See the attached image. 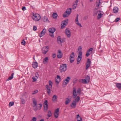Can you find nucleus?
I'll return each mask as SVG.
<instances>
[{
	"mask_svg": "<svg viewBox=\"0 0 121 121\" xmlns=\"http://www.w3.org/2000/svg\"><path fill=\"white\" fill-rule=\"evenodd\" d=\"M67 69V65L65 64H63L60 65V71L61 73L64 72Z\"/></svg>",
	"mask_w": 121,
	"mask_h": 121,
	"instance_id": "obj_1",
	"label": "nucleus"
},
{
	"mask_svg": "<svg viewBox=\"0 0 121 121\" xmlns=\"http://www.w3.org/2000/svg\"><path fill=\"white\" fill-rule=\"evenodd\" d=\"M56 29L52 27L49 29L48 31L49 33V35L52 38H53L54 33L56 31Z\"/></svg>",
	"mask_w": 121,
	"mask_h": 121,
	"instance_id": "obj_2",
	"label": "nucleus"
},
{
	"mask_svg": "<svg viewBox=\"0 0 121 121\" xmlns=\"http://www.w3.org/2000/svg\"><path fill=\"white\" fill-rule=\"evenodd\" d=\"M40 15L38 14H34L32 17L33 19L36 21L39 20L40 19Z\"/></svg>",
	"mask_w": 121,
	"mask_h": 121,
	"instance_id": "obj_3",
	"label": "nucleus"
},
{
	"mask_svg": "<svg viewBox=\"0 0 121 121\" xmlns=\"http://www.w3.org/2000/svg\"><path fill=\"white\" fill-rule=\"evenodd\" d=\"M82 51H80L79 52L78 58H77V64H78L80 62L82 58Z\"/></svg>",
	"mask_w": 121,
	"mask_h": 121,
	"instance_id": "obj_4",
	"label": "nucleus"
},
{
	"mask_svg": "<svg viewBox=\"0 0 121 121\" xmlns=\"http://www.w3.org/2000/svg\"><path fill=\"white\" fill-rule=\"evenodd\" d=\"M49 47L46 46L43 47L42 49V53L44 54H45L48 51Z\"/></svg>",
	"mask_w": 121,
	"mask_h": 121,
	"instance_id": "obj_5",
	"label": "nucleus"
},
{
	"mask_svg": "<svg viewBox=\"0 0 121 121\" xmlns=\"http://www.w3.org/2000/svg\"><path fill=\"white\" fill-rule=\"evenodd\" d=\"M39 76V75L38 72H36L35 76H33L32 78V79L33 80L32 82H34L36 81L37 79L38 78Z\"/></svg>",
	"mask_w": 121,
	"mask_h": 121,
	"instance_id": "obj_6",
	"label": "nucleus"
},
{
	"mask_svg": "<svg viewBox=\"0 0 121 121\" xmlns=\"http://www.w3.org/2000/svg\"><path fill=\"white\" fill-rule=\"evenodd\" d=\"M91 62L90 60L89 59H88L87 60V62L86 64V69L87 70L90 66Z\"/></svg>",
	"mask_w": 121,
	"mask_h": 121,
	"instance_id": "obj_7",
	"label": "nucleus"
},
{
	"mask_svg": "<svg viewBox=\"0 0 121 121\" xmlns=\"http://www.w3.org/2000/svg\"><path fill=\"white\" fill-rule=\"evenodd\" d=\"M42 105V104H38L35 106L36 108H34V110L35 111H36L38 109H40L41 108Z\"/></svg>",
	"mask_w": 121,
	"mask_h": 121,
	"instance_id": "obj_8",
	"label": "nucleus"
},
{
	"mask_svg": "<svg viewBox=\"0 0 121 121\" xmlns=\"http://www.w3.org/2000/svg\"><path fill=\"white\" fill-rule=\"evenodd\" d=\"M70 78L69 77H67L65 79L64 81L63 84L65 85H66L69 83L70 80Z\"/></svg>",
	"mask_w": 121,
	"mask_h": 121,
	"instance_id": "obj_9",
	"label": "nucleus"
},
{
	"mask_svg": "<svg viewBox=\"0 0 121 121\" xmlns=\"http://www.w3.org/2000/svg\"><path fill=\"white\" fill-rule=\"evenodd\" d=\"M78 14H77V16L76 17V19H75V21L76 22V24L79 26L80 27H82V26L81 25V24L79 23V22L78 21Z\"/></svg>",
	"mask_w": 121,
	"mask_h": 121,
	"instance_id": "obj_10",
	"label": "nucleus"
},
{
	"mask_svg": "<svg viewBox=\"0 0 121 121\" xmlns=\"http://www.w3.org/2000/svg\"><path fill=\"white\" fill-rule=\"evenodd\" d=\"M65 33L68 37L69 38L70 37L71 33L70 31L68 29H66Z\"/></svg>",
	"mask_w": 121,
	"mask_h": 121,
	"instance_id": "obj_11",
	"label": "nucleus"
},
{
	"mask_svg": "<svg viewBox=\"0 0 121 121\" xmlns=\"http://www.w3.org/2000/svg\"><path fill=\"white\" fill-rule=\"evenodd\" d=\"M46 31V30L45 29H44L40 33V34L39 35V36L41 37L45 34Z\"/></svg>",
	"mask_w": 121,
	"mask_h": 121,
	"instance_id": "obj_12",
	"label": "nucleus"
},
{
	"mask_svg": "<svg viewBox=\"0 0 121 121\" xmlns=\"http://www.w3.org/2000/svg\"><path fill=\"white\" fill-rule=\"evenodd\" d=\"M98 12L100 13L98 14L97 17V19L98 20L100 19L102 17V15L103 14H102L101 13V12L100 10H99Z\"/></svg>",
	"mask_w": 121,
	"mask_h": 121,
	"instance_id": "obj_13",
	"label": "nucleus"
},
{
	"mask_svg": "<svg viewBox=\"0 0 121 121\" xmlns=\"http://www.w3.org/2000/svg\"><path fill=\"white\" fill-rule=\"evenodd\" d=\"M46 88L47 89L46 91L47 92V93L49 94L51 92V90L50 89V88L48 86V85H46Z\"/></svg>",
	"mask_w": 121,
	"mask_h": 121,
	"instance_id": "obj_14",
	"label": "nucleus"
},
{
	"mask_svg": "<svg viewBox=\"0 0 121 121\" xmlns=\"http://www.w3.org/2000/svg\"><path fill=\"white\" fill-rule=\"evenodd\" d=\"M38 66V63L37 62H33L32 64L33 67L35 69L37 68Z\"/></svg>",
	"mask_w": 121,
	"mask_h": 121,
	"instance_id": "obj_15",
	"label": "nucleus"
},
{
	"mask_svg": "<svg viewBox=\"0 0 121 121\" xmlns=\"http://www.w3.org/2000/svg\"><path fill=\"white\" fill-rule=\"evenodd\" d=\"M118 8L117 7H114L113 10V13H116L118 12Z\"/></svg>",
	"mask_w": 121,
	"mask_h": 121,
	"instance_id": "obj_16",
	"label": "nucleus"
},
{
	"mask_svg": "<svg viewBox=\"0 0 121 121\" xmlns=\"http://www.w3.org/2000/svg\"><path fill=\"white\" fill-rule=\"evenodd\" d=\"M72 9L70 8L68 9H67L66 11L65 12L67 14V16H69L71 12Z\"/></svg>",
	"mask_w": 121,
	"mask_h": 121,
	"instance_id": "obj_17",
	"label": "nucleus"
},
{
	"mask_svg": "<svg viewBox=\"0 0 121 121\" xmlns=\"http://www.w3.org/2000/svg\"><path fill=\"white\" fill-rule=\"evenodd\" d=\"M71 99H69L67 98L66 99V100L65 102V104H66L67 105L69 104L71 101Z\"/></svg>",
	"mask_w": 121,
	"mask_h": 121,
	"instance_id": "obj_18",
	"label": "nucleus"
},
{
	"mask_svg": "<svg viewBox=\"0 0 121 121\" xmlns=\"http://www.w3.org/2000/svg\"><path fill=\"white\" fill-rule=\"evenodd\" d=\"M73 98H75L77 96L76 94V90L74 88L73 89Z\"/></svg>",
	"mask_w": 121,
	"mask_h": 121,
	"instance_id": "obj_19",
	"label": "nucleus"
},
{
	"mask_svg": "<svg viewBox=\"0 0 121 121\" xmlns=\"http://www.w3.org/2000/svg\"><path fill=\"white\" fill-rule=\"evenodd\" d=\"M14 74V73H12L11 74V76H9V77L6 80V81H8L10 80H11L13 78V76Z\"/></svg>",
	"mask_w": 121,
	"mask_h": 121,
	"instance_id": "obj_20",
	"label": "nucleus"
},
{
	"mask_svg": "<svg viewBox=\"0 0 121 121\" xmlns=\"http://www.w3.org/2000/svg\"><path fill=\"white\" fill-rule=\"evenodd\" d=\"M70 106L72 108H75L76 106V103L75 102H74V101L73 103L70 105Z\"/></svg>",
	"mask_w": 121,
	"mask_h": 121,
	"instance_id": "obj_21",
	"label": "nucleus"
},
{
	"mask_svg": "<svg viewBox=\"0 0 121 121\" xmlns=\"http://www.w3.org/2000/svg\"><path fill=\"white\" fill-rule=\"evenodd\" d=\"M75 57V56H70L69 60L70 63H72L74 61V58Z\"/></svg>",
	"mask_w": 121,
	"mask_h": 121,
	"instance_id": "obj_22",
	"label": "nucleus"
},
{
	"mask_svg": "<svg viewBox=\"0 0 121 121\" xmlns=\"http://www.w3.org/2000/svg\"><path fill=\"white\" fill-rule=\"evenodd\" d=\"M57 41L58 43H62L61 40V37L60 36H58L57 38Z\"/></svg>",
	"mask_w": 121,
	"mask_h": 121,
	"instance_id": "obj_23",
	"label": "nucleus"
},
{
	"mask_svg": "<svg viewBox=\"0 0 121 121\" xmlns=\"http://www.w3.org/2000/svg\"><path fill=\"white\" fill-rule=\"evenodd\" d=\"M80 99V97L79 96H77V97L75 99L74 101V102H75L76 103V102H78L79 101Z\"/></svg>",
	"mask_w": 121,
	"mask_h": 121,
	"instance_id": "obj_24",
	"label": "nucleus"
},
{
	"mask_svg": "<svg viewBox=\"0 0 121 121\" xmlns=\"http://www.w3.org/2000/svg\"><path fill=\"white\" fill-rule=\"evenodd\" d=\"M44 111L45 112H46L47 111L48 109V106H45L44 105Z\"/></svg>",
	"mask_w": 121,
	"mask_h": 121,
	"instance_id": "obj_25",
	"label": "nucleus"
},
{
	"mask_svg": "<svg viewBox=\"0 0 121 121\" xmlns=\"http://www.w3.org/2000/svg\"><path fill=\"white\" fill-rule=\"evenodd\" d=\"M85 79L87 81V82L88 83L90 81V77L88 75L86 76L85 78Z\"/></svg>",
	"mask_w": 121,
	"mask_h": 121,
	"instance_id": "obj_26",
	"label": "nucleus"
},
{
	"mask_svg": "<svg viewBox=\"0 0 121 121\" xmlns=\"http://www.w3.org/2000/svg\"><path fill=\"white\" fill-rule=\"evenodd\" d=\"M86 80L85 79H82V80H81L79 81V82H81V81H82V82L83 83H85L86 84L88 83L87 82Z\"/></svg>",
	"mask_w": 121,
	"mask_h": 121,
	"instance_id": "obj_27",
	"label": "nucleus"
},
{
	"mask_svg": "<svg viewBox=\"0 0 121 121\" xmlns=\"http://www.w3.org/2000/svg\"><path fill=\"white\" fill-rule=\"evenodd\" d=\"M116 86L119 89L121 90V83H118L117 84Z\"/></svg>",
	"mask_w": 121,
	"mask_h": 121,
	"instance_id": "obj_28",
	"label": "nucleus"
},
{
	"mask_svg": "<svg viewBox=\"0 0 121 121\" xmlns=\"http://www.w3.org/2000/svg\"><path fill=\"white\" fill-rule=\"evenodd\" d=\"M57 16V14L56 13H54L52 14V16L53 18L55 19H56Z\"/></svg>",
	"mask_w": 121,
	"mask_h": 121,
	"instance_id": "obj_29",
	"label": "nucleus"
},
{
	"mask_svg": "<svg viewBox=\"0 0 121 121\" xmlns=\"http://www.w3.org/2000/svg\"><path fill=\"white\" fill-rule=\"evenodd\" d=\"M57 99V98L56 95H54L53 96L52 98V101H56Z\"/></svg>",
	"mask_w": 121,
	"mask_h": 121,
	"instance_id": "obj_30",
	"label": "nucleus"
},
{
	"mask_svg": "<svg viewBox=\"0 0 121 121\" xmlns=\"http://www.w3.org/2000/svg\"><path fill=\"white\" fill-rule=\"evenodd\" d=\"M42 20L44 22H47L48 20V18L47 17L44 16L42 18Z\"/></svg>",
	"mask_w": 121,
	"mask_h": 121,
	"instance_id": "obj_31",
	"label": "nucleus"
},
{
	"mask_svg": "<svg viewBox=\"0 0 121 121\" xmlns=\"http://www.w3.org/2000/svg\"><path fill=\"white\" fill-rule=\"evenodd\" d=\"M47 115L49 117H51L52 116V114L50 110H49L48 111Z\"/></svg>",
	"mask_w": 121,
	"mask_h": 121,
	"instance_id": "obj_32",
	"label": "nucleus"
},
{
	"mask_svg": "<svg viewBox=\"0 0 121 121\" xmlns=\"http://www.w3.org/2000/svg\"><path fill=\"white\" fill-rule=\"evenodd\" d=\"M33 104L34 105L33 106L34 107H35V106H36L37 105V101H36L35 99L33 101Z\"/></svg>",
	"mask_w": 121,
	"mask_h": 121,
	"instance_id": "obj_33",
	"label": "nucleus"
},
{
	"mask_svg": "<svg viewBox=\"0 0 121 121\" xmlns=\"http://www.w3.org/2000/svg\"><path fill=\"white\" fill-rule=\"evenodd\" d=\"M68 21V19H66L65 20L63 24L65 26L67 24Z\"/></svg>",
	"mask_w": 121,
	"mask_h": 121,
	"instance_id": "obj_34",
	"label": "nucleus"
},
{
	"mask_svg": "<svg viewBox=\"0 0 121 121\" xmlns=\"http://www.w3.org/2000/svg\"><path fill=\"white\" fill-rule=\"evenodd\" d=\"M59 114V113H56L54 112V114L55 117L56 118H58V117Z\"/></svg>",
	"mask_w": 121,
	"mask_h": 121,
	"instance_id": "obj_35",
	"label": "nucleus"
},
{
	"mask_svg": "<svg viewBox=\"0 0 121 121\" xmlns=\"http://www.w3.org/2000/svg\"><path fill=\"white\" fill-rule=\"evenodd\" d=\"M48 101L46 100H45L44 102L43 103L44 105H45V106H48Z\"/></svg>",
	"mask_w": 121,
	"mask_h": 121,
	"instance_id": "obj_36",
	"label": "nucleus"
},
{
	"mask_svg": "<svg viewBox=\"0 0 121 121\" xmlns=\"http://www.w3.org/2000/svg\"><path fill=\"white\" fill-rule=\"evenodd\" d=\"M48 58L47 57L45 58L43 60V62L46 63L48 62Z\"/></svg>",
	"mask_w": 121,
	"mask_h": 121,
	"instance_id": "obj_37",
	"label": "nucleus"
},
{
	"mask_svg": "<svg viewBox=\"0 0 121 121\" xmlns=\"http://www.w3.org/2000/svg\"><path fill=\"white\" fill-rule=\"evenodd\" d=\"M14 104V102H10L9 103V105L10 106H12Z\"/></svg>",
	"mask_w": 121,
	"mask_h": 121,
	"instance_id": "obj_38",
	"label": "nucleus"
},
{
	"mask_svg": "<svg viewBox=\"0 0 121 121\" xmlns=\"http://www.w3.org/2000/svg\"><path fill=\"white\" fill-rule=\"evenodd\" d=\"M62 55L61 54H58L57 55V58H62Z\"/></svg>",
	"mask_w": 121,
	"mask_h": 121,
	"instance_id": "obj_39",
	"label": "nucleus"
},
{
	"mask_svg": "<svg viewBox=\"0 0 121 121\" xmlns=\"http://www.w3.org/2000/svg\"><path fill=\"white\" fill-rule=\"evenodd\" d=\"M21 101L22 104H24L25 103V101L24 99L21 98Z\"/></svg>",
	"mask_w": 121,
	"mask_h": 121,
	"instance_id": "obj_40",
	"label": "nucleus"
},
{
	"mask_svg": "<svg viewBox=\"0 0 121 121\" xmlns=\"http://www.w3.org/2000/svg\"><path fill=\"white\" fill-rule=\"evenodd\" d=\"M55 81L56 82H57L58 83H59L60 81V79H58L57 78H56Z\"/></svg>",
	"mask_w": 121,
	"mask_h": 121,
	"instance_id": "obj_41",
	"label": "nucleus"
},
{
	"mask_svg": "<svg viewBox=\"0 0 121 121\" xmlns=\"http://www.w3.org/2000/svg\"><path fill=\"white\" fill-rule=\"evenodd\" d=\"M68 16H67V14L65 12L64 13L63 15V17H65Z\"/></svg>",
	"mask_w": 121,
	"mask_h": 121,
	"instance_id": "obj_42",
	"label": "nucleus"
},
{
	"mask_svg": "<svg viewBox=\"0 0 121 121\" xmlns=\"http://www.w3.org/2000/svg\"><path fill=\"white\" fill-rule=\"evenodd\" d=\"M98 11L96 10H95L94 12L93 15L94 16H95L97 15Z\"/></svg>",
	"mask_w": 121,
	"mask_h": 121,
	"instance_id": "obj_43",
	"label": "nucleus"
},
{
	"mask_svg": "<svg viewBox=\"0 0 121 121\" xmlns=\"http://www.w3.org/2000/svg\"><path fill=\"white\" fill-rule=\"evenodd\" d=\"M77 92L78 94H80L81 92V90L80 88H78L77 90Z\"/></svg>",
	"mask_w": 121,
	"mask_h": 121,
	"instance_id": "obj_44",
	"label": "nucleus"
},
{
	"mask_svg": "<svg viewBox=\"0 0 121 121\" xmlns=\"http://www.w3.org/2000/svg\"><path fill=\"white\" fill-rule=\"evenodd\" d=\"M37 118L36 117H33L30 121H36Z\"/></svg>",
	"mask_w": 121,
	"mask_h": 121,
	"instance_id": "obj_45",
	"label": "nucleus"
},
{
	"mask_svg": "<svg viewBox=\"0 0 121 121\" xmlns=\"http://www.w3.org/2000/svg\"><path fill=\"white\" fill-rule=\"evenodd\" d=\"M49 85H50L51 86V88H52V82L50 81L49 80Z\"/></svg>",
	"mask_w": 121,
	"mask_h": 121,
	"instance_id": "obj_46",
	"label": "nucleus"
},
{
	"mask_svg": "<svg viewBox=\"0 0 121 121\" xmlns=\"http://www.w3.org/2000/svg\"><path fill=\"white\" fill-rule=\"evenodd\" d=\"M59 108H57L55 110V113H59Z\"/></svg>",
	"mask_w": 121,
	"mask_h": 121,
	"instance_id": "obj_47",
	"label": "nucleus"
},
{
	"mask_svg": "<svg viewBox=\"0 0 121 121\" xmlns=\"http://www.w3.org/2000/svg\"><path fill=\"white\" fill-rule=\"evenodd\" d=\"M24 40V39L23 41L21 42V44L24 45H25V41Z\"/></svg>",
	"mask_w": 121,
	"mask_h": 121,
	"instance_id": "obj_48",
	"label": "nucleus"
},
{
	"mask_svg": "<svg viewBox=\"0 0 121 121\" xmlns=\"http://www.w3.org/2000/svg\"><path fill=\"white\" fill-rule=\"evenodd\" d=\"M80 118H81L80 116V115L79 114H78L77 115L76 118L77 119V120L78 121V119H80Z\"/></svg>",
	"mask_w": 121,
	"mask_h": 121,
	"instance_id": "obj_49",
	"label": "nucleus"
},
{
	"mask_svg": "<svg viewBox=\"0 0 121 121\" xmlns=\"http://www.w3.org/2000/svg\"><path fill=\"white\" fill-rule=\"evenodd\" d=\"M120 17L117 18L115 20V21L116 22H117L120 20Z\"/></svg>",
	"mask_w": 121,
	"mask_h": 121,
	"instance_id": "obj_50",
	"label": "nucleus"
},
{
	"mask_svg": "<svg viewBox=\"0 0 121 121\" xmlns=\"http://www.w3.org/2000/svg\"><path fill=\"white\" fill-rule=\"evenodd\" d=\"M38 92V90H35L34 91V92L32 93V94H35L36 93H37Z\"/></svg>",
	"mask_w": 121,
	"mask_h": 121,
	"instance_id": "obj_51",
	"label": "nucleus"
},
{
	"mask_svg": "<svg viewBox=\"0 0 121 121\" xmlns=\"http://www.w3.org/2000/svg\"><path fill=\"white\" fill-rule=\"evenodd\" d=\"M70 56H75V55L74 54V52H72V53L70 55Z\"/></svg>",
	"mask_w": 121,
	"mask_h": 121,
	"instance_id": "obj_52",
	"label": "nucleus"
},
{
	"mask_svg": "<svg viewBox=\"0 0 121 121\" xmlns=\"http://www.w3.org/2000/svg\"><path fill=\"white\" fill-rule=\"evenodd\" d=\"M90 55V53L89 52L87 51L86 54V56H88Z\"/></svg>",
	"mask_w": 121,
	"mask_h": 121,
	"instance_id": "obj_53",
	"label": "nucleus"
},
{
	"mask_svg": "<svg viewBox=\"0 0 121 121\" xmlns=\"http://www.w3.org/2000/svg\"><path fill=\"white\" fill-rule=\"evenodd\" d=\"M93 49V48H90L87 51L88 52H89L90 51L92 52Z\"/></svg>",
	"mask_w": 121,
	"mask_h": 121,
	"instance_id": "obj_54",
	"label": "nucleus"
},
{
	"mask_svg": "<svg viewBox=\"0 0 121 121\" xmlns=\"http://www.w3.org/2000/svg\"><path fill=\"white\" fill-rule=\"evenodd\" d=\"M37 29V27L35 26H34L33 27V30L34 31H35Z\"/></svg>",
	"mask_w": 121,
	"mask_h": 121,
	"instance_id": "obj_55",
	"label": "nucleus"
},
{
	"mask_svg": "<svg viewBox=\"0 0 121 121\" xmlns=\"http://www.w3.org/2000/svg\"><path fill=\"white\" fill-rule=\"evenodd\" d=\"M100 3H99H99H98L97 2V1L96 4V6L97 7H99V4Z\"/></svg>",
	"mask_w": 121,
	"mask_h": 121,
	"instance_id": "obj_56",
	"label": "nucleus"
},
{
	"mask_svg": "<svg viewBox=\"0 0 121 121\" xmlns=\"http://www.w3.org/2000/svg\"><path fill=\"white\" fill-rule=\"evenodd\" d=\"M65 26L64 25H62V24H61V29H63L64 28Z\"/></svg>",
	"mask_w": 121,
	"mask_h": 121,
	"instance_id": "obj_57",
	"label": "nucleus"
},
{
	"mask_svg": "<svg viewBox=\"0 0 121 121\" xmlns=\"http://www.w3.org/2000/svg\"><path fill=\"white\" fill-rule=\"evenodd\" d=\"M22 9L24 11L26 10V8L25 7H23L22 8Z\"/></svg>",
	"mask_w": 121,
	"mask_h": 121,
	"instance_id": "obj_58",
	"label": "nucleus"
},
{
	"mask_svg": "<svg viewBox=\"0 0 121 121\" xmlns=\"http://www.w3.org/2000/svg\"><path fill=\"white\" fill-rule=\"evenodd\" d=\"M56 78H57L58 79H61L60 76L59 75H57Z\"/></svg>",
	"mask_w": 121,
	"mask_h": 121,
	"instance_id": "obj_59",
	"label": "nucleus"
},
{
	"mask_svg": "<svg viewBox=\"0 0 121 121\" xmlns=\"http://www.w3.org/2000/svg\"><path fill=\"white\" fill-rule=\"evenodd\" d=\"M77 6H76H76H74V5H73V7H72V8L73 9H75V8H76V7H77Z\"/></svg>",
	"mask_w": 121,
	"mask_h": 121,
	"instance_id": "obj_60",
	"label": "nucleus"
},
{
	"mask_svg": "<svg viewBox=\"0 0 121 121\" xmlns=\"http://www.w3.org/2000/svg\"><path fill=\"white\" fill-rule=\"evenodd\" d=\"M78 0H76L75 2V3H76V5L77 6L78 4Z\"/></svg>",
	"mask_w": 121,
	"mask_h": 121,
	"instance_id": "obj_61",
	"label": "nucleus"
},
{
	"mask_svg": "<svg viewBox=\"0 0 121 121\" xmlns=\"http://www.w3.org/2000/svg\"><path fill=\"white\" fill-rule=\"evenodd\" d=\"M82 49V48L81 46H79L78 48V51H80V50H81V49Z\"/></svg>",
	"mask_w": 121,
	"mask_h": 121,
	"instance_id": "obj_62",
	"label": "nucleus"
},
{
	"mask_svg": "<svg viewBox=\"0 0 121 121\" xmlns=\"http://www.w3.org/2000/svg\"><path fill=\"white\" fill-rule=\"evenodd\" d=\"M56 56V54H54L52 55V57L53 58H54Z\"/></svg>",
	"mask_w": 121,
	"mask_h": 121,
	"instance_id": "obj_63",
	"label": "nucleus"
},
{
	"mask_svg": "<svg viewBox=\"0 0 121 121\" xmlns=\"http://www.w3.org/2000/svg\"><path fill=\"white\" fill-rule=\"evenodd\" d=\"M77 121H82V118H80V119H78Z\"/></svg>",
	"mask_w": 121,
	"mask_h": 121,
	"instance_id": "obj_64",
	"label": "nucleus"
}]
</instances>
